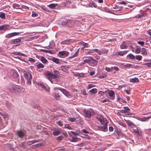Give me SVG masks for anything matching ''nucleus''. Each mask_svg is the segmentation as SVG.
<instances>
[{
  "mask_svg": "<svg viewBox=\"0 0 151 151\" xmlns=\"http://www.w3.org/2000/svg\"><path fill=\"white\" fill-rule=\"evenodd\" d=\"M83 112L85 117L88 118H90L94 113V110L91 108L84 109Z\"/></svg>",
  "mask_w": 151,
  "mask_h": 151,
  "instance_id": "1",
  "label": "nucleus"
},
{
  "mask_svg": "<svg viewBox=\"0 0 151 151\" xmlns=\"http://www.w3.org/2000/svg\"><path fill=\"white\" fill-rule=\"evenodd\" d=\"M46 77L49 80L51 79H56L58 78V74L57 73H53L51 72L47 71L45 73Z\"/></svg>",
  "mask_w": 151,
  "mask_h": 151,
  "instance_id": "2",
  "label": "nucleus"
},
{
  "mask_svg": "<svg viewBox=\"0 0 151 151\" xmlns=\"http://www.w3.org/2000/svg\"><path fill=\"white\" fill-rule=\"evenodd\" d=\"M24 76L27 80V83L28 85H30L31 84V81L32 79L31 74L29 72H24Z\"/></svg>",
  "mask_w": 151,
  "mask_h": 151,
  "instance_id": "3",
  "label": "nucleus"
},
{
  "mask_svg": "<svg viewBox=\"0 0 151 151\" xmlns=\"http://www.w3.org/2000/svg\"><path fill=\"white\" fill-rule=\"evenodd\" d=\"M24 39L23 37H20L11 40L10 41V43L14 45L19 44L22 42Z\"/></svg>",
  "mask_w": 151,
  "mask_h": 151,
  "instance_id": "4",
  "label": "nucleus"
},
{
  "mask_svg": "<svg viewBox=\"0 0 151 151\" xmlns=\"http://www.w3.org/2000/svg\"><path fill=\"white\" fill-rule=\"evenodd\" d=\"M62 25L67 27H73L74 22L70 20H67L65 22L63 21L62 23Z\"/></svg>",
  "mask_w": 151,
  "mask_h": 151,
  "instance_id": "5",
  "label": "nucleus"
},
{
  "mask_svg": "<svg viewBox=\"0 0 151 151\" xmlns=\"http://www.w3.org/2000/svg\"><path fill=\"white\" fill-rule=\"evenodd\" d=\"M18 86L12 84H10L8 86V89L11 92L13 93L17 92V88Z\"/></svg>",
  "mask_w": 151,
  "mask_h": 151,
  "instance_id": "6",
  "label": "nucleus"
},
{
  "mask_svg": "<svg viewBox=\"0 0 151 151\" xmlns=\"http://www.w3.org/2000/svg\"><path fill=\"white\" fill-rule=\"evenodd\" d=\"M130 111L128 107L125 106L123 107V109L121 110V113H124L126 114L129 115L131 114Z\"/></svg>",
  "mask_w": 151,
  "mask_h": 151,
  "instance_id": "7",
  "label": "nucleus"
},
{
  "mask_svg": "<svg viewBox=\"0 0 151 151\" xmlns=\"http://www.w3.org/2000/svg\"><path fill=\"white\" fill-rule=\"evenodd\" d=\"M19 32H14L10 33L6 35L5 36L6 38H10L14 36L19 35Z\"/></svg>",
  "mask_w": 151,
  "mask_h": 151,
  "instance_id": "8",
  "label": "nucleus"
},
{
  "mask_svg": "<svg viewBox=\"0 0 151 151\" xmlns=\"http://www.w3.org/2000/svg\"><path fill=\"white\" fill-rule=\"evenodd\" d=\"M61 91L68 98H70L72 97L71 95L65 89H61Z\"/></svg>",
  "mask_w": 151,
  "mask_h": 151,
  "instance_id": "9",
  "label": "nucleus"
},
{
  "mask_svg": "<svg viewBox=\"0 0 151 151\" xmlns=\"http://www.w3.org/2000/svg\"><path fill=\"white\" fill-rule=\"evenodd\" d=\"M10 26L8 25H3L0 26V31H6L9 29Z\"/></svg>",
  "mask_w": 151,
  "mask_h": 151,
  "instance_id": "10",
  "label": "nucleus"
},
{
  "mask_svg": "<svg viewBox=\"0 0 151 151\" xmlns=\"http://www.w3.org/2000/svg\"><path fill=\"white\" fill-rule=\"evenodd\" d=\"M91 60L89 64L90 65L93 66L97 65L98 63V61L93 58H91Z\"/></svg>",
  "mask_w": 151,
  "mask_h": 151,
  "instance_id": "11",
  "label": "nucleus"
},
{
  "mask_svg": "<svg viewBox=\"0 0 151 151\" xmlns=\"http://www.w3.org/2000/svg\"><path fill=\"white\" fill-rule=\"evenodd\" d=\"M59 54L60 56L65 57L68 55L69 52L66 51H63L59 52Z\"/></svg>",
  "mask_w": 151,
  "mask_h": 151,
  "instance_id": "12",
  "label": "nucleus"
},
{
  "mask_svg": "<svg viewBox=\"0 0 151 151\" xmlns=\"http://www.w3.org/2000/svg\"><path fill=\"white\" fill-rule=\"evenodd\" d=\"M125 121L128 125L130 127L132 128H134V127H136L135 125L130 120H125Z\"/></svg>",
  "mask_w": 151,
  "mask_h": 151,
  "instance_id": "13",
  "label": "nucleus"
},
{
  "mask_svg": "<svg viewBox=\"0 0 151 151\" xmlns=\"http://www.w3.org/2000/svg\"><path fill=\"white\" fill-rule=\"evenodd\" d=\"M98 128L99 130L103 131L104 132H106L108 130V128L107 125H104L103 126H98Z\"/></svg>",
  "mask_w": 151,
  "mask_h": 151,
  "instance_id": "14",
  "label": "nucleus"
},
{
  "mask_svg": "<svg viewBox=\"0 0 151 151\" xmlns=\"http://www.w3.org/2000/svg\"><path fill=\"white\" fill-rule=\"evenodd\" d=\"M17 134L18 136L21 138H22L25 135V133L21 130H19L17 131Z\"/></svg>",
  "mask_w": 151,
  "mask_h": 151,
  "instance_id": "15",
  "label": "nucleus"
},
{
  "mask_svg": "<svg viewBox=\"0 0 151 151\" xmlns=\"http://www.w3.org/2000/svg\"><path fill=\"white\" fill-rule=\"evenodd\" d=\"M17 91L19 93H22L25 91L24 88L20 86H18V87L17 88Z\"/></svg>",
  "mask_w": 151,
  "mask_h": 151,
  "instance_id": "16",
  "label": "nucleus"
},
{
  "mask_svg": "<svg viewBox=\"0 0 151 151\" xmlns=\"http://www.w3.org/2000/svg\"><path fill=\"white\" fill-rule=\"evenodd\" d=\"M11 73L12 76L14 78H16L18 76V74L17 72L14 70H11Z\"/></svg>",
  "mask_w": 151,
  "mask_h": 151,
  "instance_id": "17",
  "label": "nucleus"
},
{
  "mask_svg": "<svg viewBox=\"0 0 151 151\" xmlns=\"http://www.w3.org/2000/svg\"><path fill=\"white\" fill-rule=\"evenodd\" d=\"M52 95L55 97L56 100H58L60 99V96L58 93L54 92L53 93Z\"/></svg>",
  "mask_w": 151,
  "mask_h": 151,
  "instance_id": "18",
  "label": "nucleus"
},
{
  "mask_svg": "<svg viewBox=\"0 0 151 151\" xmlns=\"http://www.w3.org/2000/svg\"><path fill=\"white\" fill-rule=\"evenodd\" d=\"M109 96L111 97V99H114V91L111 90L109 93Z\"/></svg>",
  "mask_w": 151,
  "mask_h": 151,
  "instance_id": "19",
  "label": "nucleus"
},
{
  "mask_svg": "<svg viewBox=\"0 0 151 151\" xmlns=\"http://www.w3.org/2000/svg\"><path fill=\"white\" fill-rule=\"evenodd\" d=\"M127 53V51H119L117 52L116 55H119L120 56H122L124 54H126Z\"/></svg>",
  "mask_w": 151,
  "mask_h": 151,
  "instance_id": "20",
  "label": "nucleus"
},
{
  "mask_svg": "<svg viewBox=\"0 0 151 151\" xmlns=\"http://www.w3.org/2000/svg\"><path fill=\"white\" fill-rule=\"evenodd\" d=\"M123 8V7L122 6L116 5L113 7V8L116 9V11H119L121 10Z\"/></svg>",
  "mask_w": 151,
  "mask_h": 151,
  "instance_id": "21",
  "label": "nucleus"
},
{
  "mask_svg": "<svg viewBox=\"0 0 151 151\" xmlns=\"http://www.w3.org/2000/svg\"><path fill=\"white\" fill-rule=\"evenodd\" d=\"M139 81L137 78H132L130 80V82L132 83H135L139 82Z\"/></svg>",
  "mask_w": 151,
  "mask_h": 151,
  "instance_id": "22",
  "label": "nucleus"
},
{
  "mask_svg": "<svg viewBox=\"0 0 151 151\" xmlns=\"http://www.w3.org/2000/svg\"><path fill=\"white\" fill-rule=\"evenodd\" d=\"M69 140L71 142H76L78 141V139L76 137H74L69 139Z\"/></svg>",
  "mask_w": 151,
  "mask_h": 151,
  "instance_id": "23",
  "label": "nucleus"
},
{
  "mask_svg": "<svg viewBox=\"0 0 151 151\" xmlns=\"http://www.w3.org/2000/svg\"><path fill=\"white\" fill-rule=\"evenodd\" d=\"M125 42L124 41L123 42L121 45L120 46V47L121 49H126L127 48L126 45L125 44Z\"/></svg>",
  "mask_w": 151,
  "mask_h": 151,
  "instance_id": "24",
  "label": "nucleus"
},
{
  "mask_svg": "<svg viewBox=\"0 0 151 151\" xmlns=\"http://www.w3.org/2000/svg\"><path fill=\"white\" fill-rule=\"evenodd\" d=\"M88 6L90 7H92L93 6L95 8H96L97 6L95 4V3L92 1L90 2L88 4Z\"/></svg>",
  "mask_w": 151,
  "mask_h": 151,
  "instance_id": "25",
  "label": "nucleus"
},
{
  "mask_svg": "<svg viewBox=\"0 0 151 151\" xmlns=\"http://www.w3.org/2000/svg\"><path fill=\"white\" fill-rule=\"evenodd\" d=\"M92 57H88V58L85 59L83 61L84 63H87L89 64L91 60V58H92Z\"/></svg>",
  "mask_w": 151,
  "mask_h": 151,
  "instance_id": "26",
  "label": "nucleus"
},
{
  "mask_svg": "<svg viewBox=\"0 0 151 151\" xmlns=\"http://www.w3.org/2000/svg\"><path fill=\"white\" fill-rule=\"evenodd\" d=\"M61 132L58 130H55L52 133L55 136H56L59 135Z\"/></svg>",
  "mask_w": 151,
  "mask_h": 151,
  "instance_id": "27",
  "label": "nucleus"
},
{
  "mask_svg": "<svg viewBox=\"0 0 151 151\" xmlns=\"http://www.w3.org/2000/svg\"><path fill=\"white\" fill-rule=\"evenodd\" d=\"M93 49L91 50H87V51L85 52V54L86 55H89L91 53H93Z\"/></svg>",
  "mask_w": 151,
  "mask_h": 151,
  "instance_id": "28",
  "label": "nucleus"
},
{
  "mask_svg": "<svg viewBox=\"0 0 151 151\" xmlns=\"http://www.w3.org/2000/svg\"><path fill=\"white\" fill-rule=\"evenodd\" d=\"M106 122V119L104 118V119L100 122L102 124L105 125H107V123Z\"/></svg>",
  "mask_w": 151,
  "mask_h": 151,
  "instance_id": "29",
  "label": "nucleus"
},
{
  "mask_svg": "<svg viewBox=\"0 0 151 151\" xmlns=\"http://www.w3.org/2000/svg\"><path fill=\"white\" fill-rule=\"evenodd\" d=\"M136 49L135 52L137 53H139L141 52V47H139L136 46Z\"/></svg>",
  "mask_w": 151,
  "mask_h": 151,
  "instance_id": "30",
  "label": "nucleus"
},
{
  "mask_svg": "<svg viewBox=\"0 0 151 151\" xmlns=\"http://www.w3.org/2000/svg\"><path fill=\"white\" fill-rule=\"evenodd\" d=\"M40 60L44 64L46 63L47 62V60L43 57H41Z\"/></svg>",
  "mask_w": 151,
  "mask_h": 151,
  "instance_id": "31",
  "label": "nucleus"
},
{
  "mask_svg": "<svg viewBox=\"0 0 151 151\" xmlns=\"http://www.w3.org/2000/svg\"><path fill=\"white\" fill-rule=\"evenodd\" d=\"M52 60L55 63L57 64L59 63V60L58 58H57L55 57H53L52 58Z\"/></svg>",
  "mask_w": 151,
  "mask_h": 151,
  "instance_id": "32",
  "label": "nucleus"
},
{
  "mask_svg": "<svg viewBox=\"0 0 151 151\" xmlns=\"http://www.w3.org/2000/svg\"><path fill=\"white\" fill-rule=\"evenodd\" d=\"M141 50V54L144 55H146L147 54V52L145 49L142 48Z\"/></svg>",
  "mask_w": 151,
  "mask_h": 151,
  "instance_id": "33",
  "label": "nucleus"
},
{
  "mask_svg": "<svg viewBox=\"0 0 151 151\" xmlns=\"http://www.w3.org/2000/svg\"><path fill=\"white\" fill-rule=\"evenodd\" d=\"M151 118V116H149L147 117H143L141 118L140 120L142 121H145L147 119H149Z\"/></svg>",
  "mask_w": 151,
  "mask_h": 151,
  "instance_id": "34",
  "label": "nucleus"
},
{
  "mask_svg": "<svg viewBox=\"0 0 151 151\" xmlns=\"http://www.w3.org/2000/svg\"><path fill=\"white\" fill-rule=\"evenodd\" d=\"M68 67L67 66H61V68L62 69V70L65 72H66L67 71V68H68Z\"/></svg>",
  "mask_w": 151,
  "mask_h": 151,
  "instance_id": "35",
  "label": "nucleus"
},
{
  "mask_svg": "<svg viewBox=\"0 0 151 151\" xmlns=\"http://www.w3.org/2000/svg\"><path fill=\"white\" fill-rule=\"evenodd\" d=\"M12 6L14 8L19 9H20V5L17 4H14Z\"/></svg>",
  "mask_w": 151,
  "mask_h": 151,
  "instance_id": "36",
  "label": "nucleus"
},
{
  "mask_svg": "<svg viewBox=\"0 0 151 151\" xmlns=\"http://www.w3.org/2000/svg\"><path fill=\"white\" fill-rule=\"evenodd\" d=\"M57 5V4H52L48 5V6L51 9H54L56 6Z\"/></svg>",
  "mask_w": 151,
  "mask_h": 151,
  "instance_id": "37",
  "label": "nucleus"
},
{
  "mask_svg": "<svg viewBox=\"0 0 151 151\" xmlns=\"http://www.w3.org/2000/svg\"><path fill=\"white\" fill-rule=\"evenodd\" d=\"M94 52H96L98 54L100 55H102L101 51L100 50L97 49H93Z\"/></svg>",
  "mask_w": 151,
  "mask_h": 151,
  "instance_id": "38",
  "label": "nucleus"
},
{
  "mask_svg": "<svg viewBox=\"0 0 151 151\" xmlns=\"http://www.w3.org/2000/svg\"><path fill=\"white\" fill-rule=\"evenodd\" d=\"M70 42V40H67L62 41L61 43L62 44H69Z\"/></svg>",
  "mask_w": 151,
  "mask_h": 151,
  "instance_id": "39",
  "label": "nucleus"
},
{
  "mask_svg": "<svg viewBox=\"0 0 151 151\" xmlns=\"http://www.w3.org/2000/svg\"><path fill=\"white\" fill-rule=\"evenodd\" d=\"M0 17L2 19H4L5 18V13L2 12H0Z\"/></svg>",
  "mask_w": 151,
  "mask_h": 151,
  "instance_id": "40",
  "label": "nucleus"
},
{
  "mask_svg": "<svg viewBox=\"0 0 151 151\" xmlns=\"http://www.w3.org/2000/svg\"><path fill=\"white\" fill-rule=\"evenodd\" d=\"M113 69V67H111V68L106 67L105 68V70L107 72H110L112 71Z\"/></svg>",
  "mask_w": 151,
  "mask_h": 151,
  "instance_id": "41",
  "label": "nucleus"
},
{
  "mask_svg": "<svg viewBox=\"0 0 151 151\" xmlns=\"http://www.w3.org/2000/svg\"><path fill=\"white\" fill-rule=\"evenodd\" d=\"M38 68L40 69L41 68H43L44 67V65L41 63H40L37 65Z\"/></svg>",
  "mask_w": 151,
  "mask_h": 151,
  "instance_id": "42",
  "label": "nucleus"
},
{
  "mask_svg": "<svg viewBox=\"0 0 151 151\" xmlns=\"http://www.w3.org/2000/svg\"><path fill=\"white\" fill-rule=\"evenodd\" d=\"M127 56L132 59H134L135 58L134 56L132 54H129Z\"/></svg>",
  "mask_w": 151,
  "mask_h": 151,
  "instance_id": "43",
  "label": "nucleus"
},
{
  "mask_svg": "<svg viewBox=\"0 0 151 151\" xmlns=\"http://www.w3.org/2000/svg\"><path fill=\"white\" fill-rule=\"evenodd\" d=\"M89 92L91 93H95L97 92V90L96 88H93L90 90Z\"/></svg>",
  "mask_w": 151,
  "mask_h": 151,
  "instance_id": "44",
  "label": "nucleus"
},
{
  "mask_svg": "<svg viewBox=\"0 0 151 151\" xmlns=\"http://www.w3.org/2000/svg\"><path fill=\"white\" fill-rule=\"evenodd\" d=\"M79 53V49L76 52L73 54L70 58H73L76 56Z\"/></svg>",
  "mask_w": 151,
  "mask_h": 151,
  "instance_id": "45",
  "label": "nucleus"
},
{
  "mask_svg": "<svg viewBox=\"0 0 151 151\" xmlns=\"http://www.w3.org/2000/svg\"><path fill=\"white\" fill-rule=\"evenodd\" d=\"M38 14L35 12L33 11L32 12V16L33 17H37L38 16Z\"/></svg>",
  "mask_w": 151,
  "mask_h": 151,
  "instance_id": "46",
  "label": "nucleus"
},
{
  "mask_svg": "<svg viewBox=\"0 0 151 151\" xmlns=\"http://www.w3.org/2000/svg\"><path fill=\"white\" fill-rule=\"evenodd\" d=\"M68 120L71 122H73L75 121L76 118H69Z\"/></svg>",
  "mask_w": 151,
  "mask_h": 151,
  "instance_id": "47",
  "label": "nucleus"
},
{
  "mask_svg": "<svg viewBox=\"0 0 151 151\" xmlns=\"http://www.w3.org/2000/svg\"><path fill=\"white\" fill-rule=\"evenodd\" d=\"M135 58L137 60H140L142 58V57L140 55H137L136 56Z\"/></svg>",
  "mask_w": 151,
  "mask_h": 151,
  "instance_id": "48",
  "label": "nucleus"
},
{
  "mask_svg": "<svg viewBox=\"0 0 151 151\" xmlns=\"http://www.w3.org/2000/svg\"><path fill=\"white\" fill-rule=\"evenodd\" d=\"M137 43L141 45L142 46H143L144 45V42L143 41H137Z\"/></svg>",
  "mask_w": 151,
  "mask_h": 151,
  "instance_id": "49",
  "label": "nucleus"
},
{
  "mask_svg": "<svg viewBox=\"0 0 151 151\" xmlns=\"http://www.w3.org/2000/svg\"><path fill=\"white\" fill-rule=\"evenodd\" d=\"M118 124L120 125L121 126L124 127H126V125L124 124L122 122H119L118 123Z\"/></svg>",
  "mask_w": 151,
  "mask_h": 151,
  "instance_id": "50",
  "label": "nucleus"
},
{
  "mask_svg": "<svg viewBox=\"0 0 151 151\" xmlns=\"http://www.w3.org/2000/svg\"><path fill=\"white\" fill-rule=\"evenodd\" d=\"M82 45L83 47V48L88 47V44L83 42L82 43Z\"/></svg>",
  "mask_w": 151,
  "mask_h": 151,
  "instance_id": "51",
  "label": "nucleus"
},
{
  "mask_svg": "<svg viewBox=\"0 0 151 151\" xmlns=\"http://www.w3.org/2000/svg\"><path fill=\"white\" fill-rule=\"evenodd\" d=\"M28 60L31 63H34L35 61V60L32 58H29Z\"/></svg>",
  "mask_w": 151,
  "mask_h": 151,
  "instance_id": "52",
  "label": "nucleus"
},
{
  "mask_svg": "<svg viewBox=\"0 0 151 151\" xmlns=\"http://www.w3.org/2000/svg\"><path fill=\"white\" fill-rule=\"evenodd\" d=\"M42 24L40 23H37L32 25L33 27L41 26H42Z\"/></svg>",
  "mask_w": 151,
  "mask_h": 151,
  "instance_id": "53",
  "label": "nucleus"
},
{
  "mask_svg": "<svg viewBox=\"0 0 151 151\" xmlns=\"http://www.w3.org/2000/svg\"><path fill=\"white\" fill-rule=\"evenodd\" d=\"M40 86L44 89L46 91H48V90H47L46 87L44 84H40Z\"/></svg>",
  "mask_w": 151,
  "mask_h": 151,
  "instance_id": "54",
  "label": "nucleus"
},
{
  "mask_svg": "<svg viewBox=\"0 0 151 151\" xmlns=\"http://www.w3.org/2000/svg\"><path fill=\"white\" fill-rule=\"evenodd\" d=\"M65 128H68L69 129H72V128L68 124H66L65 125Z\"/></svg>",
  "mask_w": 151,
  "mask_h": 151,
  "instance_id": "55",
  "label": "nucleus"
},
{
  "mask_svg": "<svg viewBox=\"0 0 151 151\" xmlns=\"http://www.w3.org/2000/svg\"><path fill=\"white\" fill-rule=\"evenodd\" d=\"M96 118L100 122L104 119V118L102 116H98Z\"/></svg>",
  "mask_w": 151,
  "mask_h": 151,
  "instance_id": "56",
  "label": "nucleus"
},
{
  "mask_svg": "<svg viewBox=\"0 0 151 151\" xmlns=\"http://www.w3.org/2000/svg\"><path fill=\"white\" fill-rule=\"evenodd\" d=\"M81 94L84 95H86L87 94L86 93L85 89H83L81 91Z\"/></svg>",
  "mask_w": 151,
  "mask_h": 151,
  "instance_id": "57",
  "label": "nucleus"
},
{
  "mask_svg": "<svg viewBox=\"0 0 151 151\" xmlns=\"http://www.w3.org/2000/svg\"><path fill=\"white\" fill-rule=\"evenodd\" d=\"M14 55H23V54L19 52H14Z\"/></svg>",
  "mask_w": 151,
  "mask_h": 151,
  "instance_id": "58",
  "label": "nucleus"
},
{
  "mask_svg": "<svg viewBox=\"0 0 151 151\" xmlns=\"http://www.w3.org/2000/svg\"><path fill=\"white\" fill-rule=\"evenodd\" d=\"M71 132L72 134L74 136H77L79 134L78 132H75L73 131H71Z\"/></svg>",
  "mask_w": 151,
  "mask_h": 151,
  "instance_id": "59",
  "label": "nucleus"
},
{
  "mask_svg": "<svg viewBox=\"0 0 151 151\" xmlns=\"http://www.w3.org/2000/svg\"><path fill=\"white\" fill-rule=\"evenodd\" d=\"M63 138V137L62 136H59L58 137L57 139L58 140H62Z\"/></svg>",
  "mask_w": 151,
  "mask_h": 151,
  "instance_id": "60",
  "label": "nucleus"
},
{
  "mask_svg": "<svg viewBox=\"0 0 151 151\" xmlns=\"http://www.w3.org/2000/svg\"><path fill=\"white\" fill-rule=\"evenodd\" d=\"M58 125L60 127H62L63 126V124L61 121H58L57 123Z\"/></svg>",
  "mask_w": 151,
  "mask_h": 151,
  "instance_id": "61",
  "label": "nucleus"
},
{
  "mask_svg": "<svg viewBox=\"0 0 151 151\" xmlns=\"http://www.w3.org/2000/svg\"><path fill=\"white\" fill-rule=\"evenodd\" d=\"M65 150V148L64 147H61L60 148H58V149L57 150L58 151H61L62 150Z\"/></svg>",
  "mask_w": 151,
  "mask_h": 151,
  "instance_id": "62",
  "label": "nucleus"
},
{
  "mask_svg": "<svg viewBox=\"0 0 151 151\" xmlns=\"http://www.w3.org/2000/svg\"><path fill=\"white\" fill-rule=\"evenodd\" d=\"M144 65H147L148 67H151V62L145 63Z\"/></svg>",
  "mask_w": 151,
  "mask_h": 151,
  "instance_id": "63",
  "label": "nucleus"
},
{
  "mask_svg": "<svg viewBox=\"0 0 151 151\" xmlns=\"http://www.w3.org/2000/svg\"><path fill=\"white\" fill-rule=\"evenodd\" d=\"M81 132L85 133L88 134L89 132L88 131H87L86 129H83L81 130Z\"/></svg>",
  "mask_w": 151,
  "mask_h": 151,
  "instance_id": "64",
  "label": "nucleus"
}]
</instances>
